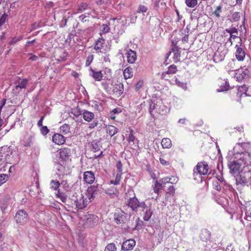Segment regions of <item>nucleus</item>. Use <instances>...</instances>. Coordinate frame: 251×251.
Instances as JSON below:
<instances>
[{
  "label": "nucleus",
  "instance_id": "obj_1",
  "mask_svg": "<svg viewBox=\"0 0 251 251\" xmlns=\"http://www.w3.org/2000/svg\"><path fill=\"white\" fill-rule=\"evenodd\" d=\"M70 202L69 201L70 205L68 210H76L77 211L79 209H82L86 207L89 201L85 198L82 194H77L75 193L71 197Z\"/></svg>",
  "mask_w": 251,
  "mask_h": 251
},
{
  "label": "nucleus",
  "instance_id": "obj_2",
  "mask_svg": "<svg viewBox=\"0 0 251 251\" xmlns=\"http://www.w3.org/2000/svg\"><path fill=\"white\" fill-rule=\"evenodd\" d=\"M251 177V162L244 166L239 175L236 178V182L242 185L248 186V182Z\"/></svg>",
  "mask_w": 251,
  "mask_h": 251
},
{
  "label": "nucleus",
  "instance_id": "obj_3",
  "mask_svg": "<svg viewBox=\"0 0 251 251\" xmlns=\"http://www.w3.org/2000/svg\"><path fill=\"white\" fill-rule=\"evenodd\" d=\"M241 147L244 150V152H241L237 155L240 156V158L245 160L246 163L251 162V143L244 142L240 144Z\"/></svg>",
  "mask_w": 251,
  "mask_h": 251
},
{
  "label": "nucleus",
  "instance_id": "obj_4",
  "mask_svg": "<svg viewBox=\"0 0 251 251\" xmlns=\"http://www.w3.org/2000/svg\"><path fill=\"white\" fill-rule=\"evenodd\" d=\"M237 157L238 159L231 162L229 165V169L232 173H236L238 172L241 166L247 165V163L246 162L247 161L246 159L245 160L241 159L239 155Z\"/></svg>",
  "mask_w": 251,
  "mask_h": 251
},
{
  "label": "nucleus",
  "instance_id": "obj_5",
  "mask_svg": "<svg viewBox=\"0 0 251 251\" xmlns=\"http://www.w3.org/2000/svg\"><path fill=\"white\" fill-rule=\"evenodd\" d=\"M28 219L27 212L24 210H18L15 216V219L16 223L20 225L25 223Z\"/></svg>",
  "mask_w": 251,
  "mask_h": 251
},
{
  "label": "nucleus",
  "instance_id": "obj_6",
  "mask_svg": "<svg viewBox=\"0 0 251 251\" xmlns=\"http://www.w3.org/2000/svg\"><path fill=\"white\" fill-rule=\"evenodd\" d=\"M196 169L198 173L201 175H206L210 173L209 166L205 161L199 162L196 167Z\"/></svg>",
  "mask_w": 251,
  "mask_h": 251
},
{
  "label": "nucleus",
  "instance_id": "obj_7",
  "mask_svg": "<svg viewBox=\"0 0 251 251\" xmlns=\"http://www.w3.org/2000/svg\"><path fill=\"white\" fill-rule=\"evenodd\" d=\"M99 221L98 217L95 215H89L86 218L85 225L87 227H93L96 226Z\"/></svg>",
  "mask_w": 251,
  "mask_h": 251
},
{
  "label": "nucleus",
  "instance_id": "obj_8",
  "mask_svg": "<svg viewBox=\"0 0 251 251\" xmlns=\"http://www.w3.org/2000/svg\"><path fill=\"white\" fill-rule=\"evenodd\" d=\"M177 71V67L174 64L172 65L168 68L167 71L163 72L161 75V78L169 81L170 75L176 74Z\"/></svg>",
  "mask_w": 251,
  "mask_h": 251
},
{
  "label": "nucleus",
  "instance_id": "obj_9",
  "mask_svg": "<svg viewBox=\"0 0 251 251\" xmlns=\"http://www.w3.org/2000/svg\"><path fill=\"white\" fill-rule=\"evenodd\" d=\"M136 245L134 239H127L123 242L122 250L124 251H130L132 250Z\"/></svg>",
  "mask_w": 251,
  "mask_h": 251
},
{
  "label": "nucleus",
  "instance_id": "obj_10",
  "mask_svg": "<svg viewBox=\"0 0 251 251\" xmlns=\"http://www.w3.org/2000/svg\"><path fill=\"white\" fill-rule=\"evenodd\" d=\"M98 187L97 186L92 185L89 187L86 192L87 198L89 199V201H91L98 194Z\"/></svg>",
  "mask_w": 251,
  "mask_h": 251
},
{
  "label": "nucleus",
  "instance_id": "obj_11",
  "mask_svg": "<svg viewBox=\"0 0 251 251\" xmlns=\"http://www.w3.org/2000/svg\"><path fill=\"white\" fill-rule=\"evenodd\" d=\"M123 92L124 85L123 83L119 81L116 82L113 87V94L119 97L123 94Z\"/></svg>",
  "mask_w": 251,
  "mask_h": 251
},
{
  "label": "nucleus",
  "instance_id": "obj_12",
  "mask_svg": "<svg viewBox=\"0 0 251 251\" xmlns=\"http://www.w3.org/2000/svg\"><path fill=\"white\" fill-rule=\"evenodd\" d=\"M248 90V88L246 85H243L238 87L236 95L238 100H241L242 98H245L247 96V92Z\"/></svg>",
  "mask_w": 251,
  "mask_h": 251
},
{
  "label": "nucleus",
  "instance_id": "obj_13",
  "mask_svg": "<svg viewBox=\"0 0 251 251\" xmlns=\"http://www.w3.org/2000/svg\"><path fill=\"white\" fill-rule=\"evenodd\" d=\"M52 141L58 145L64 144L66 141V138L62 134L54 133L52 137Z\"/></svg>",
  "mask_w": 251,
  "mask_h": 251
},
{
  "label": "nucleus",
  "instance_id": "obj_14",
  "mask_svg": "<svg viewBox=\"0 0 251 251\" xmlns=\"http://www.w3.org/2000/svg\"><path fill=\"white\" fill-rule=\"evenodd\" d=\"M95 179L94 173L92 171H86L83 173V180L88 184L93 183Z\"/></svg>",
  "mask_w": 251,
  "mask_h": 251
},
{
  "label": "nucleus",
  "instance_id": "obj_15",
  "mask_svg": "<svg viewBox=\"0 0 251 251\" xmlns=\"http://www.w3.org/2000/svg\"><path fill=\"white\" fill-rule=\"evenodd\" d=\"M127 202L128 206L131 208L133 211H137L138 207H139V201L135 197L130 198Z\"/></svg>",
  "mask_w": 251,
  "mask_h": 251
},
{
  "label": "nucleus",
  "instance_id": "obj_16",
  "mask_svg": "<svg viewBox=\"0 0 251 251\" xmlns=\"http://www.w3.org/2000/svg\"><path fill=\"white\" fill-rule=\"evenodd\" d=\"M114 219L117 224H123L126 221V216L123 212L117 211L114 214Z\"/></svg>",
  "mask_w": 251,
  "mask_h": 251
},
{
  "label": "nucleus",
  "instance_id": "obj_17",
  "mask_svg": "<svg viewBox=\"0 0 251 251\" xmlns=\"http://www.w3.org/2000/svg\"><path fill=\"white\" fill-rule=\"evenodd\" d=\"M11 198L9 195H4L0 200V207L3 212L7 207L9 203Z\"/></svg>",
  "mask_w": 251,
  "mask_h": 251
},
{
  "label": "nucleus",
  "instance_id": "obj_18",
  "mask_svg": "<svg viewBox=\"0 0 251 251\" xmlns=\"http://www.w3.org/2000/svg\"><path fill=\"white\" fill-rule=\"evenodd\" d=\"M89 71L90 72L91 76L95 81H100L102 79L103 75L101 71H96L92 68H90Z\"/></svg>",
  "mask_w": 251,
  "mask_h": 251
},
{
  "label": "nucleus",
  "instance_id": "obj_19",
  "mask_svg": "<svg viewBox=\"0 0 251 251\" xmlns=\"http://www.w3.org/2000/svg\"><path fill=\"white\" fill-rule=\"evenodd\" d=\"M60 156L63 161H67L70 158V149L68 148H62L59 151Z\"/></svg>",
  "mask_w": 251,
  "mask_h": 251
},
{
  "label": "nucleus",
  "instance_id": "obj_20",
  "mask_svg": "<svg viewBox=\"0 0 251 251\" xmlns=\"http://www.w3.org/2000/svg\"><path fill=\"white\" fill-rule=\"evenodd\" d=\"M177 41L176 40L173 39L172 41V44L173 45V47L172 48V50L174 52V58L176 61H179L180 57V52L181 51L179 50V49L176 46Z\"/></svg>",
  "mask_w": 251,
  "mask_h": 251
},
{
  "label": "nucleus",
  "instance_id": "obj_21",
  "mask_svg": "<svg viewBox=\"0 0 251 251\" xmlns=\"http://www.w3.org/2000/svg\"><path fill=\"white\" fill-rule=\"evenodd\" d=\"M127 61L128 63L132 64L134 63L137 59L136 53L135 51L129 49L126 53Z\"/></svg>",
  "mask_w": 251,
  "mask_h": 251
},
{
  "label": "nucleus",
  "instance_id": "obj_22",
  "mask_svg": "<svg viewBox=\"0 0 251 251\" xmlns=\"http://www.w3.org/2000/svg\"><path fill=\"white\" fill-rule=\"evenodd\" d=\"M57 198H59L60 200L64 203L68 207H70L69 201L70 202L71 197L68 199L67 195L63 192H60L59 190L58 191L57 193L56 194Z\"/></svg>",
  "mask_w": 251,
  "mask_h": 251
},
{
  "label": "nucleus",
  "instance_id": "obj_23",
  "mask_svg": "<svg viewBox=\"0 0 251 251\" xmlns=\"http://www.w3.org/2000/svg\"><path fill=\"white\" fill-rule=\"evenodd\" d=\"M104 43V39L102 38H100L96 42L94 49L96 50L97 53L102 52V49L103 48V45Z\"/></svg>",
  "mask_w": 251,
  "mask_h": 251
},
{
  "label": "nucleus",
  "instance_id": "obj_24",
  "mask_svg": "<svg viewBox=\"0 0 251 251\" xmlns=\"http://www.w3.org/2000/svg\"><path fill=\"white\" fill-rule=\"evenodd\" d=\"M82 114L83 119L88 122L91 121L95 117L94 114L93 112L86 110H84Z\"/></svg>",
  "mask_w": 251,
  "mask_h": 251
},
{
  "label": "nucleus",
  "instance_id": "obj_25",
  "mask_svg": "<svg viewBox=\"0 0 251 251\" xmlns=\"http://www.w3.org/2000/svg\"><path fill=\"white\" fill-rule=\"evenodd\" d=\"M236 58L239 61H243L245 57V52L242 48L238 47L235 52Z\"/></svg>",
  "mask_w": 251,
  "mask_h": 251
},
{
  "label": "nucleus",
  "instance_id": "obj_26",
  "mask_svg": "<svg viewBox=\"0 0 251 251\" xmlns=\"http://www.w3.org/2000/svg\"><path fill=\"white\" fill-rule=\"evenodd\" d=\"M210 232L207 229H205L202 230L200 238L202 241L207 242L210 239Z\"/></svg>",
  "mask_w": 251,
  "mask_h": 251
},
{
  "label": "nucleus",
  "instance_id": "obj_27",
  "mask_svg": "<svg viewBox=\"0 0 251 251\" xmlns=\"http://www.w3.org/2000/svg\"><path fill=\"white\" fill-rule=\"evenodd\" d=\"M177 36H178L177 38L178 39L182 37V42L183 43H187L188 42L189 34L187 30L185 29L181 30L179 33H178Z\"/></svg>",
  "mask_w": 251,
  "mask_h": 251
},
{
  "label": "nucleus",
  "instance_id": "obj_28",
  "mask_svg": "<svg viewBox=\"0 0 251 251\" xmlns=\"http://www.w3.org/2000/svg\"><path fill=\"white\" fill-rule=\"evenodd\" d=\"M106 131L110 137H112L117 133L118 129L114 126L108 125L106 127Z\"/></svg>",
  "mask_w": 251,
  "mask_h": 251
},
{
  "label": "nucleus",
  "instance_id": "obj_29",
  "mask_svg": "<svg viewBox=\"0 0 251 251\" xmlns=\"http://www.w3.org/2000/svg\"><path fill=\"white\" fill-rule=\"evenodd\" d=\"M123 75L125 79L131 78L133 76L132 68L130 67L126 68L123 72Z\"/></svg>",
  "mask_w": 251,
  "mask_h": 251
},
{
  "label": "nucleus",
  "instance_id": "obj_30",
  "mask_svg": "<svg viewBox=\"0 0 251 251\" xmlns=\"http://www.w3.org/2000/svg\"><path fill=\"white\" fill-rule=\"evenodd\" d=\"M148 10V7L146 4H140L136 10V13L138 14L142 13L143 15H145V13H146Z\"/></svg>",
  "mask_w": 251,
  "mask_h": 251
},
{
  "label": "nucleus",
  "instance_id": "obj_31",
  "mask_svg": "<svg viewBox=\"0 0 251 251\" xmlns=\"http://www.w3.org/2000/svg\"><path fill=\"white\" fill-rule=\"evenodd\" d=\"M161 145L164 149H170L172 146V141L168 138H164L162 140Z\"/></svg>",
  "mask_w": 251,
  "mask_h": 251
},
{
  "label": "nucleus",
  "instance_id": "obj_32",
  "mask_svg": "<svg viewBox=\"0 0 251 251\" xmlns=\"http://www.w3.org/2000/svg\"><path fill=\"white\" fill-rule=\"evenodd\" d=\"M170 82L172 84H176L178 87L182 88L183 89H186L187 88L186 84L179 81L176 76L174 77V79H172V81H170Z\"/></svg>",
  "mask_w": 251,
  "mask_h": 251
},
{
  "label": "nucleus",
  "instance_id": "obj_33",
  "mask_svg": "<svg viewBox=\"0 0 251 251\" xmlns=\"http://www.w3.org/2000/svg\"><path fill=\"white\" fill-rule=\"evenodd\" d=\"M136 137L134 135V130L132 129L129 128V134L127 137V141L128 143L130 144L131 143L132 144H134V141L136 140Z\"/></svg>",
  "mask_w": 251,
  "mask_h": 251
},
{
  "label": "nucleus",
  "instance_id": "obj_34",
  "mask_svg": "<svg viewBox=\"0 0 251 251\" xmlns=\"http://www.w3.org/2000/svg\"><path fill=\"white\" fill-rule=\"evenodd\" d=\"M18 84L16 85L15 88L17 89L18 88L20 89L25 88L28 83V80L26 78L22 79L20 81L18 82Z\"/></svg>",
  "mask_w": 251,
  "mask_h": 251
},
{
  "label": "nucleus",
  "instance_id": "obj_35",
  "mask_svg": "<svg viewBox=\"0 0 251 251\" xmlns=\"http://www.w3.org/2000/svg\"><path fill=\"white\" fill-rule=\"evenodd\" d=\"M88 4L86 2H80L78 5L77 11L75 12L74 14H75L79 12H82L85 10L87 9V8H88Z\"/></svg>",
  "mask_w": 251,
  "mask_h": 251
},
{
  "label": "nucleus",
  "instance_id": "obj_36",
  "mask_svg": "<svg viewBox=\"0 0 251 251\" xmlns=\"http://www.w3.org/2000/svg\"><path fill=\"white\" fill-rule=\"evenodd\" d=\"M154 192L156 194H158L160 190L164 188L162 185L159 181H156L154 185L152 186Z\"/></svg>",
  "mask_w": 251,
  "mask_h": 251
},
{
  "label": "nucleus",
  "instance_id": "obj_37",
  "mask_svg": "<svg viewBox=\"0 0 251 251\" xmlns=\"http://www.w3.org/2000/svg\"><path fill=\"white\" fill-rule=\"evenodd\" d=\"M60 132L63 134H68L70 132V125L65 124L60 127Z\"/></svg>",
  "mask_w": 251,
  "mask_h": 251
},
{
  "label": "nucleus",
  "instance_id": "obj_38",
  "mask_svg": "<svg viewBox=\"0 0 251 251\" xmlns=\"http://www.w3.org/2000/svg\"><path fill=\"white\" fill-rule=\"evenodd\" d=\"M122 112V110L120 108H116L112 110L110 112V119L113 120H115L116 115Z\"/></svg>",
  "mask_w": 251,
  "mask_h": 251
},
{
  "label": "nucleus",
  "instance_id": "obj_39",
  "mask_svg": "<svg viewBox=\"0 0 251 251\" xmlns=\"http://www.w3.org/2000/svg\"><path fill=\"white\" fill-rule=\"evenodd\" d=\"M152 214V211L151 210V208H147L143 216L144 220L146 221H148L151 219Z\"/></svg>",
  "mask_w": 251,
  "mask_h": 251
},
{
  "label": "nucleus",
  "instance_id": "obj_40",
  "mask_svg": "<svg viewBox=\"0 0 251 251\" xmlns=\"http://www.w3.org/2000/svg\"><path fill=\"white\" fill-rule=\"evenodd\" d=\"M60 183L57 180H51L50 182V188L54 190H56L60 186Z\"/></svg>",
  "mask_w": 251,
  "mask_h": 251
},
{
  "label": "nucleus",
  "instance_id": "obj_41",
  "mask_svg": "<svg viewBox=\"0 0 251 251\" xmlns=\"http://www.w3.org/2000/svg\"><path fill=\"white\" fill-rule=\"evenodd\" d=\"M220 86V91H226L229 89V84L228 81H225L224 82L221 83Z\"/></svg>",
  "mask_w": 251,
  "mask_h": 251
},
{
  "label": "nucleus",
  "instance_id": "obj_42",
  "mask_svg": "<svg viewBox=\"0 0 251 251\" xmlns=\"http://www.w3.org/2000/svg\"><path fill=\"white\" fill-rule=\"evenodd\" d=\"M185 3L187 6L190 8L195 7L198 4L197 0H186Z\"/></svg>",
  "mask_w": 251,
  "mask_h": 251
},
{
  "label": "nucleus",
  "instance_id": "obj_43",
  "mask_svg": "<svg viewBox=\"0 0 251 251\" xmlns=\"http://www.w3.org/2000/svg\"><path fill=\"white\" fill-rule=\"evenodd\" d=\"M122 175L121 174L117 173L115 177V180H112L110 181V183L114 185H117L119 184L122 178Z\"/></svg>",
  "mask_w": 251,
  "mask_h": 251
},
{
  "label": "nucleus",
  "instance_id": "obj_44",
  "mask_svg": "<svg viewBox=\"0 0 251 251\" xmlns=\"http://www.w3.org/2000/svg\"><path fill=\"white\" fill-rule=\"evenodd\" d=\"M71 113L73 114L75 117H78L79 116L81 115L82 113L81 110H80V108L78 106L76 108H73L72 109Z\"/></svg>",
  "mask_w": 251,
  "mask_h": 251
},
{
  "label": "nucleus",
  "instance_id": "obj_45",
  "mask_svg": "<svg viewBox=\"0 0 251 251\" xmlns=\"http://www.w3.org/2000/svg\"><path fill=\"white\" fill-rule=\"evenodd\" d=\"M9 179L8 175L1 174H0V186L6 182Z\"/></svg>",
  "mask_w": 251,
  "mask_h": 251
},
{
  "label": "nucleus",
  "instance_id": "obj_46",
  "mask_svg": "<svg viewBox=\"0 0 251 251\" xmlns=\"http://www.w3.org/2000/svg\"><path fill=\"white\" fill-rule=\"evenodd\" d=\"M241 18V14L239 12H235L232 15L230 21L231 22H236L240 20Z\"/></svg>",
  "mask_w": 251,
  "mask_h": 251
},
{
  "label": "nucleus",
  "instance_id": "obj_47",
  "mask_svg": "<svg viewBox=\"0 0 251 251\" xmlns=\"http://www.w3.org/2000/svg\"><path fill=\"white\" fill-rule=\"evenodd\" d=\"M241 69L242 71V73L241 74V75H242V78H243L249 75L250 71L249 70H248V69L246 68V66L241 67Z\"/></svg>",
  "mask_w": 251,
  "mask_h": 251
},
{
  "label": "nucleus",
  "instance_id": "obj_48",
  "mask_svg": "<svg viewBox=\"0 0 251 251\" xmlns=\"http://www.w3.org/2000/svg\"><path fill=\"white\" fill-rule=\"evenodd\" d=\"M116 247L114 243L108 244L105 249V251H116Z\"/></svg>",
  "mask_w": 251,
  "mask_h": 251
},
{
  "label": "nucleus",
  "instance_id": "obj_49",
  "mask_svg": "<svg viewBox=\"0 0 251 251\" xmlns=\"http://www.w3.org/2000/svg\"><path fill=\"white\" fill-rule=\"evenodd\" d=\"M23 39L22 36H19L18 37H14L12 38L11 40L9 41V44L13 45L15 44L18 42L21 41Z\"/></svg>",
  "mask_w": 251,
  "mask_h": 251
},
{
  "label": "nucleus",
  "instance_id": "obj_50",
  "mask_svg": "<svg viewBox=\"0 0 251 251\" xmlns=\"http://www.w3.org/2000/svg\"><path fill=\"white\" fill-rule=\"evenodd\" d=\"M94 59V55L91 54L87 56L86 62H85V66H89L91 63L93 62Z\"/></svg>",
  "mask_w": 251,
  "mask_h": 251
},
{
  "label": "nucleus",
  "instance_id": "obj_51",
  "mask_svg": "<svg viewBox=\"0 0 251 251\" xmlns=\"http://www.w3.org/2000/svg\"><path fill=\"white\" fill-rule=\"evenodd\" d=\"M169 182L172 184H176L178 181V177L176 176H172L169 177Z\"/></svg>",
  "mask_w": 251,
  "mask_h": 251
},
{
  "label": "nucleus",
  "instance_id": "obj_52",
  "mask_svg": "<svg viewBox=\"0 0 251 251\" xmlns=\"http://www.w3.org/2000/svg\"><path fill=\"white\" fill-rule=\"evenodd\" d=\"M136 223L135 228L137 229L141 228L143 225V222L139 218H137L136 220Z\"/></svg>",
  "mask_w": 251,
  "mask_h": 251
},
{
  "label": "nucleus",
  "instance_id": "obj_53",
  "mask_svg": "<svg viewBox=\"0 0 251 251\" xmlns=\"http://www.w3.org/2000/svg\"><path fill=\"white\" fill-rule=\"evenodd\" d=\"M40 131L42 135L45 136L49 132L50 130L47 126H42Z\"/></svg>",
  "mask_w": 251,
  "mask_h": 251
},
{
  "label": "nucleus",
  "instance_id": "obj_54",
  "mask_svg": "<svg viewBox=\"0 0 251 251\" xmlns=\"http://www.w3.org/2000/svg\"><path fill=\"white\" fill-rule=\"evenodd\" d=\"M169 177L166 176L162 178L161 179H160L159 182L161 183V184L162 185V186L164 187L166 185L169 183Z\"/></svg>",
  "mask_w": 251,
  "mask_h": 251
},
{
  "label": "nucleus",
  "instance_id": "obj_55",
  "mask_svg": "<svg viewBox=\"0 0 251 251\" xmlns=\"http://www.w3.org/2000/svg\"><path fill=\"white\" fill-rule=\"evenodd\" d=\"M116 167L118 169V172L117 173L122 174L123 171V165L121 161H118L116 164Z\"/></svg>",
  "mask_w": 251,
  "mask_h": 251
},
{
  "label": "nucleus",
  "instance_id": "obj_56",
  "mask_svg": "<svg viewBox=\"0 0 251 251\" xmlns=\"http://www.w3.org/2000/svg\"><path fill=\"white\" fill-rule=\"evenodd\" d=\"M102 27V32L103 33H106L109 32L110 27L109 26V25H102L101 26Z\"/></svg>",
  "mask_w": 251,
  "mask_h": 251
},
{
  "label": "nucleus",
  "instance_id": "obj_57",
  "mask_svg": "<svg viewBox=\"0 0 251 251\" xmlns=\"http://www.w3.org/2000/svg\"><path fill=\"white\" fill-rule=\"evenodd\" d=\"M222 6L219 5L216 7V10L213 12V14L217 17L219 18L220 17V13L221 12Z\"/></svg>",
  "mask_w": 251,
  "mask_h": 251
},
{
  "label": "nucleus",
  "instance_id": "obj_58",
  "mask_svg": "<svg viewBox=\"0 0 251 251\" xmlns=\"http://www.w3.org/2000/svg\"><path fill=\"white\" fill-rule=\"evenodd\" d=\"M226 31L230 34V35L234 33L238 34V30L235 27H232L231 28L226 29Z\"/></svg>",
  "mask_w": 251,
  "mask_h": 251
},
{
  "label": "nucleus",
  "instance_id": "obj_59",
  "mask_svg": "<svg viewBox=\"0 0 251 251\" xmlns=\"http://www.w3.org/2000/svg\"><path fill=\"white\" fill-rule=\"evenodd\" d=\"M167 193H169L170 195L174 196L175 193V188L173 185H170L167 189V191H166Z\"/></svg>",
  "mask_w": 251,
  "mask_h": 251
},
{
  "label": "nucleus",
  "instance_id": "obj_60",
  "mask_svg": "<svg viewBox=\"0 0 251 251\" xmlns=\"http://www.w3.org/2000/svg\"><path fill=\"white\" fill-rule=\"evenodd\" d=\"M7 15L5 14H3L0 18V26H2L6 21Z\"/></svg>",
  "mask_w": 251,
  "mask_h": 251
},
{
  "label": "nucleus",
  "instance_id": "obj_61",
  "mask_svg": "<svg viewBox=\"0 0 251 251\" xmlns=\"http://www.w3.org/2000/svg\"><path fill=\"white\" fill-rule=\"evenodd\" d=\"M160 161L161 164L163 166L170 165V162L168 161H166L164 158H160Z\"/></svg>",
  "mask_w": 251,
  "mask_h": 251
},
{
  "label": "nucleus",
  "instance_id": "obj_62",
  "mask_svg": "<svg viewBox=\"0 0 251 251\" xmlns=\"http://www.w3.org/2000/svg\"><path fill=\"white\" fill-rule=\"evenodd\" d=\"M143 86V81H138L136 85L135 90L136 91H138Z\"/></svg>",
  "mask_w": 251,
  "mask_h": 251
},
{
  "label": "nucleus",
  "instance_id": "obj_63",
  "mask_svg": "<svg viewBox=\"0 0 251 251\" xmlns=\"http://www.w3.org/2000/svg\"><path fill=\"white\" fill-rule=\"evenodd\" d=\"M92 150L94 152H96L97 151H99L100 150V147L98 146V145L95 143L92 144Z\"/></svg>",
  "mask_w": 251,
  "mask_h": 251
},
{
  "label": "nucleus",
  "instance_id": "obj_64",
  "mask_svg": "<svg viewBox=\"0 0 251 251\" xmlns=\"http://www.w3.org/2000/svg\"><path fill=\"white\" fill-rule=\"evenodd\" d=\"M139 207L142 208L143 210H144L145 209H147V208H148L145 202H142L140 203H139Z\"/></svg>",
  "mask_w": 251,
  "mask_h": 251
}]
</instances>
